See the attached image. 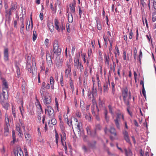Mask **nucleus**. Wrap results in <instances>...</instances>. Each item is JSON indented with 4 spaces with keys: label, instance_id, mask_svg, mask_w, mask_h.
I'll use <instances>...</instances> for the list:
<instances>
[{
    "label": "nucleus",
    "instance_id": "44",
    "mask_svg": "<svg viewBox=\"0 0 156 156\" xmlns=\"http://www.w3.org/2000/svg\"><path fill=\"white\" fill-rule=\"evenodd\" d=\"M103 103H102L101 100L100 99V98L99 99V103L98 105L100 107H103Z\"/></svg>",
    "mask_w": 156,
    "mask_h": 156
},
{
    "label": "nucleus",
    "instance_id": "51",
    "mask_svg": "<svg viewBox=\"0 0 156 156\" xmlns=\"http://www.w3.org/2000/svg\"><path fill=\"white\" fill-rule=\"evenodd\" d=\"M103 38H104V41H105V46H106V47H107V45H108V44L107 40L106 39H105V38L104 37H103Z\"/></svg>",
    "mask_w": 156,
    "mask_h": 156
},
{
    "label": "nucleus",
    "instance_id": "59",
    "mask_svg": "<svg viewBox=\"0 0 156 156\" xmlns=\"http://www.w3.org/2000/svg\"><path fill=\"white\" fill-rule=\"evenodd\" d=\"M18 150H16L14 151V153L15 156H18Z\"/></svg>",
    "mask_w": 156,
    "mask_h": 156
},
{
    "label": "nucleus",
    "instance_id": "62",
    "mask_svg": "<svg viewBox=\"0 0 156 156\" xmlns=\"http://www.w3.org/2000/svg\"><path fill=\"white\" fill-rule=\"evenodd\" d=\"M108 107L109 109V112L111 113H112V106L110 105H109L108 106Z\"/></svg>",
    "mask_w": 156,
    "mask_h": 156
},
{
    "label": "nucleus",
    "instance_id": "23",
    "mask_svg": "<svg viewBox=\"0 0 156 156\" xmlns=\"http://www.w3.org/2000/svg\"><path fill=\"white\" fill-rule=\"evenodd\" d=\"M62 62L60 59L57 60L56 62L57 66L58 67L61 66L62 65Z\"/></svg>",
    "mask_w": 156,
    "mask_h": 156
},
{
    "label": "nucleus",
    "instance_id": "35",
    "mask_svg": "<svg viewBox=\"0 0 156 156\" xmlns=\"http://www.w3.org/2000/svg\"><path fill=\"white\" fill-rule=\"evenodd\" d=\"M96 131L94 130V131H92L91 132V133L90 135L92 137H94L96 135Z\"/></svg>",
    "mask_w": 156,
    "mask_h": 156
},
{
    "label": "nucleus",
    "instance_id": "37",
    "mask_svg": "<svg viewBox=\"0 0 156 156\" xmlns=\"http://www.w3.org/2000/svg\"><path fill=\"white\" fill-rule=\"evenodd\" d=\"M152 19L153 22H154L156 20V13H154L152 16Z\"/></svg>",
    "mask_w": 156,
    "mask_h": 156
},
{
    "label": "nucleus",
    "instance_id": "63",
    "mask_svg": "<svg viewBox=\"0 0 156 156\" xmlns=\"http://www.w3.org/2000/svg\"><path fill=\"white\" fill-rule=\"evenodd\" d=\"M153 6L155 9H156V0H153Z\"/></svg>",
    "mask_w": 156,
    "mask_h": 156
},
{
    "label": "nucleus",
    "instance_id": "13",
    "mask_svg": "<svg viewBox=\"0 0 156 156\" xmlns=\"http://www.w3.org/2000/svg\"><path fill=\"white\" fill-rule=\"evenodd\" d=\"M50 81L51 88L52 89H54V80L52 76H51L50 78Z\"/></svg>",
    "mask_w": 156,
    "mask_h": 156
},
{
    "label": "nucleus",
    "instance_id": "22",
    "mask_svg": "<svg viewBox=\"0 0 156 156\" xmlns=\"http://www.w3.org/2000/svg\"><path fill=\"white\" fill-rule=\"evenodd\" d=\"M122 117V119H124L123 115H121L120 113H117V116L115 119H117V120H120V119L121 117Z\"/></svg>",
    "mask_w": 156,
    "mask_h": 156
},
{
    "label": "nucleus",
    "instance_id": "27",
    "mask_svg": "<svg viewBox=\"0 0 156 156\" xmlns=\"http://www.w3.org/2000/svg\"><path fill=\"white\" fill-rule=\"evenodd\" d=\"M102 129V127L99 124H97L96 125L95 130L96 131L97 130H100Z\"/></svg>",
    "mask_w": 156,
    "mask_h": 156
},
{
    "label": "nucleus",
    "instance_id": "29",
    "mask_svg": "<svg viewBox=\"0 0 156 156\" xmlns=\"http://www.w3.org/2000/svg\"><path fill=\"white\" fill-rule=\"evenodd\" d=\"M51 118V124H52L53 125H55L57 122L56 120L54 118V117Z\"/></svg>",
    "mask_w": 156,
    "mask_h": 156
},
{
    "label": "nucleus",
    "instance_id": "34",
    "mask_svg": "<svg viewBox=\"0 0 156 156\" xmlns=\"http://www.w3.org/2000/svg\"><path fill=\"white\" fill-rule=\"evenodd\" d=\"M110 42V46L109 47V51L110 52L111 51V50H112V43L113 41H110L108 40Z\"/></svg>",
    "mask_w": 156,
    "mask_h": 156
},
{
    "label": "nucleus",
    "instance_id": "32",
    "mask_svg": "<svg viewBox=\"0 0 156 156\" xmlns=\"http://www.w3.org/2000/svg\"><path fill=\"white\" fill-rule=\"evenodd\" d=\"M91 94L92 96H94L97 95V90L95 89V90L91 91Z\"/></svg>",
    "mask_w": 156,
    "mask_h": 156
},
{
    "label": "nucleus",
    "instance_id": "55",
    "mask_svg": "<svg viewBox=\"0 0 156 156\" xmlns=\"http://www.w3.org/2000/svg\"><path fill=\"white\" fill-rule=\"evenodd\" d=\"M57 5H58L59 7L60 6V4L58 2L56 3L55 4V12L56 11V9H57Z\"/></svg>",
    "mask_w": 156,
    "mask_h": 156
},
{
    "label": "nucleus",
    "instance_id": "39",
    "mask_svg": "<svg viewBox=\"0 0 156 156\" xmlns=\"http://www.w3.org/2000/svg\"><path fill=\"white\" fill-rule=\"evenodd\" d=\"M60 83L61 84V86H63V75H61V76Z\"/></svg>",
    "mask_w": 156,
    "mask_h": 156
},
{
    "label": "nucleus",
    "instance_id": "8",
    "mask_svg": "<svg viewBox=\"0 0 156 156\" xmlns=\"http://www.w3.org/2000/svg\"><path fill=\"white\" fill-rule=\"evenodd\" d=\"M4 59L5 61L8 60V49L5 48L4 51Z\"/></svg>",
    "mask_w": 156,
    "mask_h": 156
},
{
    "label": "nucleus",
    "instance_id": "21",
    "mask_svg": "<svg viewBox=\"0 0 156 156\" xmlns=\"http://www.w3.org/2000/svg\"><path fill=\"white\" fill-rule=\"evenodd\" d=\"M26 24V30L27 31H29L30 30V22L29 20L27 21Z\"/></svg>",
    "mask_w": 156,
    "mask_h": 156
},
{
    "label": "nucleus",
    "instance_id": "10",
    "mask_svg": "<svg viewBox=\"0 0 156 156\" xmlns=\"http://www.w3.org/2000/svg\"><path fill=\"white\" fill-rule=\"evenodd\" d=\"M126 156H132L133 154L130 149L129 148L128 151L126 148H124Z\"/></svg>",
    "mask_w": 156,
    "mask_h": 156
},
{
    "label": "nucleus",
    "instance_id": "7",
    "mask_svg": "<svg viewBox=\"0 0 156 156\" xmlns=\"http://www.w3.org/2000/svg\"><path fill=\"white\" fill-rule=\"evenodd\" d=\"M88 144L89 146L92 148H96V142L95 140H93L91 142L88 141Z\"/></svg>",
    "mask_w": 156,
    "mask_h": 156
},
{
    "label": "nucleus",
    "instance_id": "15",
    "mask_svg": "<svg viewBox=\"0 0 156 156\" xmlns=\"http://www.w3.org/2000/svg\"><path fill=\"white\" fill-rule=\"evenodd\" d=\"M2 104L3 107L7 109V108L9 106V104L8 103L5 102V101H1V102H0Z\"/></svg>",
    "mask_w": 156,
    "mask_h": 156
},
{
    "label": "nucleus",
    "instance_id": "60",
    "mask_svg": "<svg viewBox=\"0 0 156 156\" xmlns=\"http://www.w3.org/2000/svg\"><path fill=\"white\" fill-rule=\"evenodd\" d=\"M44 90H41H41H40V93H41V95L42 96V97H43L44 96Z\"/></svg>",
    "mask_w": 156,
    "mask_h": 156
},
{
    "label": "nucleus",
    "instance_id": "52",
    "mask_svg": "<svg viewBox=\"0 0 156 156\" xmlns=\"http://www.w3.org/2000/svg\"><path fill=\"white\" fill-rule=\"evenodd\" d=\"M49 43V40L48 39H46L45 41V43L46 46L48 45V44Z\"/></svg>",
    "mask_w": 156,
    "mask_h": 156
},
{
    "label": "nucleus",
    "instance_id": "46",
    "mask_svg": "<svg viewBox=\"0 0 156 156\" xmlns=\"http://www.w3.org/2000/svg\"><path fill=\"white\" fill-rule=\"evenodd\" d=\"M79 67V68L80 69V71L81 72H82L83 70V65L81 63H80V66Z\"/></svg>",
    "mask_w": 156,
    "mask_h": 156
},
{
    "label": "nucleus",
    "instance_id": "26",
    "mask_svg": "<svg viewBox=\"0 0 156 156\" xmlns=\"http://www.w3.org/2000/svg\"><path fill=\"white\" fill-rule=\"evenodd\" d=\"M37 33L36 31H34L33 34V41H34L37 38Z\"/></svg>",
    "mask_w": 156,
    "mask_h": 156
},
{
    "label": "nucleus",
    "instance_id": "42",
    "mask_svg": "<svg viewBox=\"0 0 156 156\" xmlns=\"http://www.w3.org/2000/svg\"><path fill=\"white\" fill-rule=\"evenodd\" d=\"M45 84H46V83L45 82H43L42 83V85L41 87V90H44V89H45Z\"/></svg>",
    "mask_w": 156,
    "mask_h": 156
},
{
    "label": "nucleus",
    "instance_id": "17",
    "mask_svg": "<svg viewBox=\"0 0 156 156\" xmlns=\"http://www.w3.org/2000/svg\"><path fill=\"white\" fill-rule=\"evenodd\" d=\"M119 121L117 120V119L114 120L115 124L118 129L120 130V126L119 122Z\"/></svg>",
    "mask_w": 156,
    "mask_h": 156
},
{
    "label": "nucleus",
    "instance_id": "2",
    "mask_svg": "<svg viewBox=\"0 0 156 156\" xmlns=\"http://www.w3.org/2000/svg\"><path fill=\"white\" fill-rule=\"evenodd\" d=\"M53 51L55 54H56L57 55L59 56L61 54V49L58 48V41L57 40H55L54 42L53 45Z\"/></svg>",
    "mask_w": 156,
    "mask_h": 156
},
{
    "label": "nucleus",
    "instance_id": "50",
    "mask_svg": "<svg viewBox=\"0 0 156 156\" xmlns=\"http://www.w3.org/2000/svg\"><path fill=\"white\" fill-rule=\"evenodd\" d=\"M123 59L124 60H126V52L125 51H123Z\"/></svg>",
    "mask_w": 156,
    "mask_h": 156
},
{
    "label": "nucleus",
    "instance_id": "6",
    "mask_svg": "<svg viewBox=\"0 0 156 156\" xmlns=\"http://www.w3.org/2000/svg\"><path fill=\"white\" fill-rule=\"evenodd\" d=\"M46 59L47 62L48 66H51L52 65V62L51 59V58L49 55H47Z\"/></svg>",
    "mask_w": 156,
    "mask_h": 156
},
{
    "label": "nucleus",
    "instance_id": "1",
    "mask_svg": "<svg viewBox=\"0 0 156 156\" xmlns=\"http://www.w3.org/2000/svg\"><path fill=\"white\" fill-rule=\"evenodd\" d=\"M17 4L16 2H12L11 3L10 8L9 10H6V11H5V12L6 13V15H8V18L9 19L10 17V16L12 14V12H13L14 10H15L17 9Z\"/></svg>",
    "mask_w": 156,
    "mask_h": 156
},
{
    "label": "nucleus",
    "instance_id": "30",
    "mask_svg": "<svg viewBox=\"0 0 156 156\" xmlns=\"http://www.w3.org/2000/svg\"><path fill=\"white\" fill-rule=\"evenodd\" d=\"M82 149L84 151V153H87L89 150V148H87L85 145H83L82 147Z\"/></svg>",
    "mask_w": 156,
    "mask_h": 156
},
{
    "label": "nucleus",
    "instance_id": "14",
    "mask_svg": "<svg viewBox=\"0 0 156 156\" xmlns=\"http://www.w3.org/2000/svg\"><path fill=\"white\" fill-rule=\"evenodd\" d=\"M68 20L70 23H72L73 21V17L72 14L71 13L68 14Z\"/></svg>",
    "mask_w": 156,
    "mask_h": 156
},
{
    "label": "nucleus",
    "instance_id": "9",
    "mask_svg": "<svg viewBox=\"0 0 156 156\" xmlns=\"http://www.w3.org/2000/svg\"><path fill=\"white\" fill-rule=\"evenodd\" d=\"M128 96V89L126 87L122 91V96L123 98H126Z\"/></svg>",
    "mask_w": 156,
    "mask_h": 156
},
{
    "label": "nucleus",
    "instance_id": "18",
    "mask_svg": "<svg viewBox=\"0 0 156 156\" xmlns=\"http://www.w3.org/2000/svg\"><path fill=\"white\" fill-rule=\"evenodd\" d=\"M1 79L2 81L3 85L5 87V88H8V85L5 79L4 78L2 77H1Z\"/></svg>",
    "mask_w": 156,
    "mask_h": 156
},
{
    "label": "nucleus",
    "instance_id": "49",
    "mask_svg": "<svg viewBox=\"0 0 156 156\" xmlns=\"http://www.w3.org/2000/svg\"><path fill=\"white\" fill-rule=\"evenodd\" d=\"M40 18L41 20H42L43 19L44 15L43 13L41 12L40 14Z\"/></svg>",
    "mask_w": 156,
    "mask_h": 156
},
{
    "label": "nucleus",
    "instance_id": "58",
    "mask_svg": "<svg viewBox=\"0 0 156 156\" xmlns=\"http://www.w3.org/2000/svg\"><path fill=\"white\" fill-rule=\"evenodd\" d=\"M76 115L77 117L80 118L81 116V113L80 112H77L76 113Z\"/></svg>",
    "mask_w": 156,
    "mask_h": 156
},
{
    "label": "nucleus",
    "instance_id": "47",
    "mask_svg": "<svg viewBox=\"0 0 156 156\" xmlns=\"http://www.w3.org/2000/svg\"><path fill=\"white\" fill-rule=\"evenodd\" d=\"M78 7L79 8V14L80 15V18H81V14L82 13V11L81 9V8L80 6L79 5L78 6Z\"/></svg>",
    "mask_w": 156,
    "mask_h": 156
},
{
    "label": "nucleus",
    "instance_id": "3",
    "mask_svg": "<svg viewBox=\"0 0 156 156\" xmlns=\"http://www.w3.org/2000/svg\"><path fill=\"white\" fill-rule=\"evenodd\" d=\"M47 109H45V112L46 113V110L48 111V115L49 118H52L54 117V111L52 109V107L50 106H48L47 107Z\"/></svg>",
    "mask_w": 156,
    "mask_h": 156
},
{
    "label": "nucleus",
    "instance_id": "54",
    "mask_svg": "<svg viewBox=\"0 0 156 156\" xmlns=\"http://www.w3.org/2000/svg\"><path fill=\"white\" fill-rule=\"evenodd\" d=\"M22 24L20 26V28L24 29V24H23V19L22 21Z\"/></svg>",
    "mask_w": 156,
    "mask_h": 156
},
{
    "label": "nucleus",
    "instance_id": "43",
    "mask_svg": "<svg viewBox=\"0 0 156 156\" xmlns=\"http://www.w3.org/2000/svg\"><path fill=\"white\" fill-rule=\"evenodd\" d=\"M122 133L124 135V136H128L129 134L127 131L126 130H124L123 131Z\"/></svg>",
    "mask_w": 156,
    "mask_h": 156
},
{
    "label": "nucleus",
    "instance_id": "48",
    "mask_svg": "<svg viewBox=\"0 0 156 156\" xmlns=\"http://www.w3.org/2000/svg\"><path fill=\"white\" fill-rule=\"evenodd\" d=\"M129 107H127V111L128 112V113H129V114L130 115L131 117H132V116H133V115H132V112H130L129 110Z\"/></svg>",
    "mask_w": 156,
    "mask_h": 156
},
{
    "label": "nucleus",
    "instance_id": "20",
    "mask_svg": "<svg viewBox=\"0 0 156 156\" xmlns=\"http://www.w3.org/2000/svg\"><path fill=\"white\" fill-rule=\"evenodd\" d=\"M16 72L17 74V77L18 78H19L20 75V72L19 67L18 66L16 65Z\"/></svg>",
    "mask_w": 156,
    "mask_h": 156
},
{
    "label": "nucleus",
    "instance_id": "56",
    "mask_svg": "<svg viewBox=\"0 0 156 156\" xmlns=\"http://www.w3.org/2000/svg\"><path fill=\"white\" fill-rule=\"evenodd\" d=\"M86 129H87V132L88 134H90V133H91V131L90 129L88 127H87V128Z\"/></svg>",
    "mask_w": 156,
    "mask_h": 156
},
{
    "label": "nucleus",
    "instance_id": "4",
    "mask_svg": "<svg viewBox=\"0 0 156 156\" xmlns=\"http://www.w3.org/2000/svg\"><path fill=\"white\" fill-rule=\"evenodd\" d=\"M6 119V115H5V126L4 127V132H5L6 133L9 132V128L8 126H9V118L7 116Z\"/></svg>",
    "mask_w": 156,
    "mask_h": 156
},
{
    "label": "nucleus",
    "instance_id": "19",
    "mask_svg": "<svg viewBox=\"0 0 156 156\" xmlns=\"http://www.w3.org/2000/svg\"><path fill=\"white\" fill-rule=\"evenodd\" d=\"M48 26L51 32H52L54 30V27L53 23H49L48 24Z\"/></svg>",
    "mask_w": 156,
    "mask_h": 156
},
{
    "label": "nucleus",
    "instance_id": "11",
    "mask_svg": "<svg viewBox=\"0 0 156 156\" xmlns=\"http://www.w3.org/2000/svg\"><path fill=\"white\" fill-rule=\"evenodd\" d=\"M109 131L110 133L114 135V136L117 135L115 129L113 127L111 126L110 128Z\"/></svg>",
    "mask_w": 156,
    "mask_h": 156
},
{
    "label": "nucleus",
    "instance_id": "33",
    "mask_svg": "<svg viewBox=\"0 0 156 156\" xmlns=\"http://www.w3.org/2000/svg\"><path fill=\"white\" fill-rule=\"evenodd\" d=\"M124 139L126 141V142L129 143H130V139L129 138V136H124Z\"/></svg>",
    "mask_w": 156,
    "mask_h": 156
},
{
    "label": "nucleus",
    "instance_id": "57",
    "mask_svg": "<svg viewBox=\"0 0 156 156\" xmlns=\"http://www.w3.org/2000/svg\"><path fill=\"white\" fill-rule=\"evenodd\" d=\"M133 35V33L132 32V30H131L130 31V33H129V38L130 39H131L132 38V36Z\"/></svg>",
    "mask_w": 156,
    "mask_h": 156
},
{
    "label": "nucleus",
    "instance_id": "53",
    "mask_svg": "<svg viewBox=\"0 0 156 156\" xmlns=\"http://www.w3.org/2000/svg\"><path fill=\"white\" fill-rule=\"evenodd\" d=\"M108 90V87L104 86V92H107Z\"/></svg>",
    "mask_w": 156,
    "mask_h": 156
},
{
    "label": "nucleus",
    "instance_id": "5",
    "mask_svg": "<svg viewBox=\"0 0 156 156\" xmlns=\"http://www.w3.org/2000/svg\"><path fill=\"white\" fill-rule=\"evenodd\" d=\"M43 101L45 104L49 105L51 102V97L49 95H45Z\"/></svg>",
    "mask_w": 156,
    "mask_h": 156
},
{
    "label": "nucleus",
    "instance_id": "40",
    "mask_svg": "<svg viewBox=\"0 0 156 156\" xmlns=\"http://www.w3.org/2000/svg\"><path fill=\"white\" fill-rule=\"evenodd\" d=\"M71 72V69H66L65 71L66 75L68 76L69 75V73Z\"/></svg>",
    "mask_w": 156,
    "mask_h": 156
},
{
    "label": "nucleus",
    "instance_id": "12",
    "mask_svg": "<svg viewBox=\"0 0 156 156\" xmlns=\"http://www.w3.org/2000/svg\"><path fill=\"white\" fill-rule=\"evenodd\" d=\"M104 57L105 58V63L107 66H109L110 59L109 55L107 56L105 54L104 56Z\"/></svg>",
    "mask_w": 156,
    "mask_h": 156
},
{
    "label": "nucleus",
    "instance_id": "38",
    "mask_svg": "<svg viewBox=\"0 0 156 156\" xmlns=\"http://www.w3.org/2000/svg\"><path fill=\"white\" fill-rule=\"evenodd\" d=\"M147 38L148 40V41L150 42V41H151V42H152V40L151 38V36L150 35H146Z\"/></svg>",
    "mask_w": 156,
    "mask_h": 156
},
{
    "label": "nucleus",
    "instance_id": "28",
    "mask_svg": "<svg viewBox=\"0 0 156 156\" xmlns=\"http://www.w3.org/2000/svg\"><path fill=\"white\" fill-rule=\"evenodd\" d=\"M5 95L3 94H0V102H1L2 101H4L6 100Z\"/></svg>",
    "mask_w": 156,
    "mask_h": 156
},
{
    "label": "nucleus",
    "instance_id": "41",
    "mask_svg": "<svg viewBox=\"0 0 156 156\" xmlns=\"http://www.w3.org/2000/svg\"><path fill=\"white\" fill-rule=\"evenodd\" d=\"M85 118L86 119L88 120L89 121H91V118L90 116L86 115H85Z\"/></svg>",
    "mask_w": 156,
    "mask_h": 156
},
{
    "label": "nucleus",
    "instance_id": "64",
    "mask_svg": "<svg viewBox=\"0 0 156 156\" xmlns=\"http://www.w3.org/2000/svg\"><path fill=\"white\" fill-rule=\"evenodd\" d=\"M87 136H84L83 137V140L84 142H87Z\"/></svg>",
    "mask_w": 156,
    "mask_h": 156
},
{
    "label": "nucleus",
    "instance_id": "16",
    "mask_svg": "<svg viewBox=\"0 0 156 156\" xmlns=\"http://www.w3.org/2000/svg\"><path fill=\"white\" fill-rule=\"evenodd\" d=\"M55 28L58 31L60 30V29L59 28L58 26V22L57 19H55Z\"/></svg>",
    "mask_w": 156,
    "mask_h": 156
},
{
    "label": "nucleus",
    "instance_id": "25",
    "mask_svg": "<svg viewBox=\"0 0 156 156\" xmlns=\"http://www.w3.org/2000/svg\"><path fill=\"white\" fill-rule=\"evenodd\" d=\"M69 7L70 9L71 10V11L73 13L75 12V8L73 4H70L69 5Z\"/></svg>",
    "mask_w": 156,
    "mask_h": 156
},
{
    "label": "nucleus",
    "instance_id": "36",
    "mask_svg": "<svg viewBox=\"0 0 156 156\" xmlns=\"http://www.w3.org/2000/svg\"><path fill=\"white\" fill-rule=\"evenodd\" d=\"M97 23L98 29L99 30H101V24L98 23L97 20Z\"/></svg>",
    "mask_w": 156,
    "mask_h": 156
},
{
    "label": "nucleus",
    "instance_id": "24",
    "mask_svg": "<svg viewBox=\"0 0 156 156\" xmlns=\"http://www.w3.org/2000/svg\"><path fill=\"white\" fill-rule=\"evenodd\" d=\"M123 100L124 101L125 104L128 107H129V100L126 99V98H123Z\"/></svg>",
    "mask_w": 156,
    "mask_h": 156
},
{
    "label": "nucleus",
    "instance_id": "61",
    "mask_svg": "<svg viewBox=\"0 0 156 156\" xmlns=\"http://www.w3.org/2000/svg\"><path fill=\"white\" fill-rule=\"evenodd\" d=\"M50 87V85L49 83H47V85L45 87V89H49Z\"/></svg>",
    "mask_w": 156,
    "mask_h": 156
},
{
    "label": "nucleus",
    "instance_id": "31",
    "mask_svg": "<svg viewBox=\"0 0 156 156\" xmlns=\"http://www.w3.org/2000/svg\"><path fill=\"white\" fill-rule=\"evenodd\" d=\"M24 134L26 139L27 140H28L29 139V138L30 137V134L27 133L26 132L25 133H24Z\"/></svg>",
    "mask_w": 156,
    "mask_h": 156
},
{
    "label": "nucleus",
    "instance_id": "45",
    "mask_svg": "<svg viewBox=\"0 0 156 156\" xmlns=\"http://www.w3.org/2000/svg\"><path fill=\"white\" fill-rule=\"evenodd\" d=\"M142 92L143 94V95L144 96V97L146 98V94H145V90L144 89V87H142Z\"/></svg>",
    "mask_w": 156,
    "mask_h": 156
}]
</instances>
